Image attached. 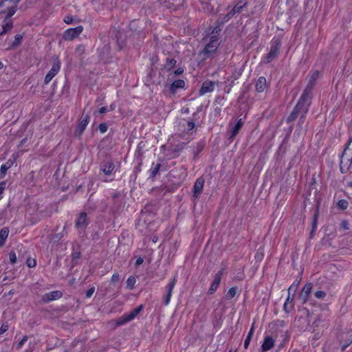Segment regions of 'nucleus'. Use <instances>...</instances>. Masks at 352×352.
Wrapping results in <instances>:
<instances>
[{
    "mask_svg": "<svg viewBox=\"0 0 352 352\" xmlns=\"http://www.w3.org/2000/svg\"><path fill=\"white\" fill-rule=\"evenodd\" d=\"M229 352H233V351H230ZM234 352H235V351H234Z\"/></svg>",
    "mask_w": 352,
    "mask_h": 352,
    "instance_id": "57",
    "label": "nucleus"
},
{
    "mask_svg": "<svg viewBox=\"0 0 352 352\" xmlns=\"http://www.w3.org/2000/svg\"><path fill=\"white\" fill-rule=\"evenodd\" d=\"M195 128V123L193 121H188L187 123V130L188 131Z\"/></svg>",
    "mask_w": 352,
    "mask_h": 352,
    "instance_id": "40",
    "label": "nucleus"
},
{
    "mask_svg": "<svg viewBox=\"0 0 352 352\" xmlns=\"http://www.w3.org/2000/svg\"><path fill=\"white\" fill-rule=\"evenodd\" d=\"M222 274L223 272L221 271L214 275V279L211 283V285L208 291L209 294H212L218 288L221 282Z\"/></svg>",
    "mask_w": 352,
    "mask_h": 352,
    "instance_id": "15",
    "label": "nucleus"
},
{
    "mask_svg": "<svg viewBox=\"0 0 352 352\" xmlns=\"http://www.w3.org/2000/svg\"><path fill=\"white\" fill-rule=\"evenodd\" d=\"M185 86V82L183 80H175L169 87L170 91L175 94L177 89L184 88Z\"/></svg>",
    "mask_w": 352,
    "mask_h": 352,
    "instance_id": "20",
    "label": "nucleus"
},
{
    "mask_svg": "<svg viewBox=\"0 0 352 352\" xmlns=\"http://www.w3.org/2000/svg\"><path fill=\"white\" fill-rule=\"evenodd\" d=\"M152 241L155 243L157 241V237L154 236Z\"/></svg>",
    "mask_w": 352,
    "mask_h": 352,
    "instance_id": "53",
    "label": "nucleus"
},
{
    "mask_svg": "<svg viewBox=\"0 0 352 352\" xmlns=\"http://www.w3.org/2000/svg\"><path fill=\"white\" fill-rule=\"evenodd\" d=\"M63 21L67 24H71L73 22V17L70 15L65 16Z\"/></svg>",
    "mask_w": 352,
    "mask_h": 352,
    "instance_id": "41",
    "label": "nucleus"
},
{
    "mask_svg": "<svg viewBox=\"0 0 352 352\" xmlns=\"http://www.w3.org/2000/svg\"><path fill=\"white\" fill-rule=\"evenodd\" d=\"M204 185V179L199 177L196 179L193 186L194 197H197L198 195L202 191Z\"/></svg>",
    "mask_w": 352,
    "mask_h": 352,
    "instance_id": "17",
    "label": "nucleus"
},
{
    "mask_svg": "<svg viewBox=\"0 0 352 352\" xmlns=\"http://www.w3.org/2000/svg\"><path fill=\"white\" fill-rule=\"evenodd\" d=\"M161 167L160 163L154 164L153 163L152 167L150 170V176L154 177L159 172Z\"/></svg>",
    "mask_w": 352,
    "mask_h": 352,
    "instance_id": "26",
    "label": "nucleus"
},
{
    "mask_svg": "<svg viewBox=\"0 0 352 352\" xmlns=\"http://www.w3.org/2000/svg\"><path fill=\"white\" fill-rule=\"evenodd\" d=\"M281 41L279 38L274 37L271 41L270 52L265 57V62L269 63L276 58L281 47Z\"/></svg>",
    "mask_w": 352,
    "mask_h": 352,
    "instance_id": "4",
    "label": "nucleus"
},
{
    "mask_svg": "<svg viewBox=\"0 0 352 352\" xmlns=\"http://www.w3.org/2000/svg\"><path fill=\"white\" fill-rule=\"evenodd\" d=\"M108 111L107 108L106 107H102L99 109V113L100 114L104 113Z\"/></svg>",
    "mask_w": 352,
    "mask_h": 352,
    "instance_id": "50",
    "label": "nucleus"
},
{
    "mask_svg": "<svg viewBox=\"0 0 352 352\" xmlns=\"http://www.w3.org/2000/svg\"><path fill=\"white\" fill-rule=\"evenodd\" d=\"M23 37L20 34H16L15 36V41H14V43H19L21 40H22Z\"/></svg>",
    "mask_w": 352,
    "mask_h": 352,
    "instance_id": "47",
    "label": "nucleus"
},
{
    "mask_svg": "<svg viewBox=\"0 0 352 352\" xmlns=\"http://www.w3.org/2000/svg\"><path fill=\"white\" fill-rule=\"evenodd\" d=\"M62 294L59 291H53L45 294L43 296V300L45 302H50L54 300L58 299L61 297Z\"/></svg>",
    "mask_w": 352,
    "mask_h": 352,
    "instance_id": "18",
    "label": "nucleus"
},
{
    "mask_svg": "<svg viewBox=\"0 0 352 352\" xmlns=\"http://www.w3.org/2000/svg\"><path fill=\"white\" fill-rule=\"evenodd\" d=\"M94 291H95V288L94 287H91L90 289H89L87 290V292H86V297L87 298H90L93 295Z\"/></svg>",
    "mask_w": 352,
    "mask_h": 352,
    "instance_id": "44",
    "label": "nucleus"
},
{
    "mask_svg": "<svg viewBox=\"0 0 352 352\" xmlns=\"http://www.w3.org/2000/svg\"><path fill=\"white\" fill-rule=\"evenodd\" d=\"M312 92V85L309 84L305 89L302 96H300L298 103L294 108L292 112L287 118V122H292L295 120L297 117L301 114L300 120L305 118L306 113L308 111L309 107L311 103V96Z\"/></svg>",
    "mask_w": 352,
    "mask_h": 352,
    "instance_id": "1",
    "label": "nucleus"
},
{
    "mask_svg": "<svg viewBox=\"0 0 352 352\" xmlns=\"http://www.w3.org/2000/svg\"><path fill=\"white\" fill-rule=\"evenodd\" d=\"M243 124V122L242 121V119H239L236 124L234 125V126L232 128V135H231V138H234V136H236V135L238 133L239 131L241 129V128L242 127Z\"/></svg>",
    "mask_w": 352,
    "mask_h": 352,
    "instance_id": "25",
    "label": "nucleus"
},
{
    "mask_svg": "<svg viewBox=\"0 0 352 352\" xmlns=\"http://www.w3.org/2000/svg\"><path fill=\"white\" fill-rule=\"evenodd\" d=\"M135 278L133 276H131L128 278L126 280V287L129 289H133L135 283Z\"/></svg>",
    "mask_w": 352,
    "mask_h": 352,
    "instance_id": "30",
    "label": "nucleus"
},
{
    "mask_svg": "<svg viewBox=\"0 0 352 352\" xmlns=\"http://www.w3.org/2000/svg\"><path fill=\"white\" fill-rule=\"evenodd\" d=\"M296 287H297L296 285H292L288 289L289 295H288V296L284 303V305H283V309L287 313H289L294 309V304L293 302V298L290 297V293L292 289L295 292Z\"/></svg>",
    "mask_w": 352,
    "mask_h": 352,
    "instance_id": "10",
    "label": "nucleus"
},
{
    "mask_svg": "<svg viewBox=\"0 0 352 352\" xmlns=\"http://www.w3.org/2000/svg\"><path fill=\"white\" fill-rule=\"evenodd\" d=\"M83 31V27L78 25L74 28H69L63 33V38L65 41H71L78 37Z\"/></svg>",
    "mask_w": 352,
    "mask_h": 352,
    "instance_id": "7",
    "label": "nucleus"
},
{
    "mask_svg": "<svg viewBox=\"0 0 352 352\" xmlns=\"http://www.w3.org/2000/svg\"><path fill=\"white\" fill-rule=\"evenodd\" d=\"M10 262L14 265L16 263V255L14 251H11L9 254Z\"/></svg>",
    "mask_w": 352,
    "mask_h": 352,
    "instance_id": "32",
    "label": "nucleus"
},
{
    "mask_svg": "<svg viewBox=\"0 0 352 352\" xmlns=\"http://www.w3.org/2000/svg\"><path fill=\"white\" fill-rule=\"evenodd\" d=\"M312 289V283H308L305 284V285L302 289L300 294L299 295V298L301 300L302 303H305L307 300L308 297L311 293Z\"/></svg>",
    "mask_w": 352,
    "mask_h": 352,
    "instance_id": "14",
    "label": "nucleus"
},
{
    "mask_svg": "<svg viewBox=\"0 0 352 352\" xmlns=\"http://www.w3.org/2000/svg\"><path fill=\"white\" fill-rule=\"evenodd\" d=\"M3 65L1 62H0V69L3 68Z\"/></svg>",
    "mask_w": 352,
    "mask_h": 352,
    "instance_id": "54",
    "label": "nucleus"
},
{
    "mask_svg": "<svg viewBox=\"0 0 352 352\" xmlns=\"http://www.w3.org/2000/svg\"><path fill=\"white\" fill-rule=\"evenodd\" d=\"M9 230L7 228H3L0 231V239L6 240L8 236Z\"/></svg>",
    "mask_w": 352,
    "mask_h": 352,
    "instance_id": "31",
    "label": "nucleus"
},
{
    "mask_svg": "<svg viewBox=\"0 0 352 352\" xmlns=\"http://www.w3.org/2000/svg\"><path fill=\"white\" fill-rule=\"evenodd\" d=\"M254 333V327H252V328L250 329L248 334L244 342V347L247 349L250 343V341L252 340V336Z\"/></svg>",
    "mask_w": 352,
    "mask_h": 352,
    "instance_id": "28",
    "label": "nucleus"
},
{
    "mask_svg": "<svg viewBox=\"0 0 352 352\" xmlns=\"http://www.w3.org/2000/svg\"><path fill=\"white\" fill-rule=\"evenodd\" d=\"M116 107V105L115 104H111L110 106H109V111H113Z\"/></svg>",
    "mask_w": 352,
    "mask_h": 352,
    "instance_id": "51",
    "label": "nucleus"
},
{
    "mask_svg": "<svg viewBox=\"0 0 352 352\" xmlns=\"http://www.w3.org/2000/svg\"><path fill=\"white\" fill-rule=\"evenodd\" d=\"M266 87V79L264 77H260L256 84V90L258 92H263Z\"/></svg>",
    "mask_w": 352,
    "mask_h": 352,
    "instance_id": "23",
    "label": "nucleus"
},
{
    "mask_svg": "<svg viewBox=\"0 0 352 352\" xmlns=\"http://www.w3.org/2000/svg\"><path fill=\"white\" fill-rule=\"evenodd\" d=\"M184 73V69L182 68H178L175 72L174 74L175 75H180Z\"/></svg>",
    "mask_w": 352,
    "mask_h": 352,
    "instance_id": "49",
    "label": "nucleus"
},
{
    "mask_svg": "<svg viewBox=\"0 0 352 352\" xmlns=\"http://www.w3.org/2000/svg\"><path fill=\"white\" fill-rule=\"evenodd\" d=\"M237 293V288L236 287H232L227 292L226 294V298L228 300L232 299L235 296Z\"/></svg>",
    "mask_w": 352,
    "mask_h": 352,
    "instance_id": "29",
    "label": "nucleus"
},
{
    "mask_svg": "<svg viewBox=\"0 0 352 352\" xmlns=\"http://www.w3.org/2000/svg\"><path fill=\"white\" fill-rule=\"evenodd\" d=\"M12 163L10 162H7L5 164H2L0 168V179H3L8 169H10L12 166Z\"/></svg>",
    "mask_w": 352,
    "mask_h": 352,
    "instance_id": "24",
    "label": "nucleus"
},
{
    "mask_svg": "<svg viewBox=\"0 0 352 352\" xmlns=\"http://www.w3.org/2000/svg\"><path fill=\"white\" fill-rule=\"evenodd\" d=\"M349 185L350 186H352V183H350Z\"/></svg>",
    "mask_w": 352,
    "mask_h": 352,
    "instance_id": "56",
    "label": "nucleus"
},
{
    "mask_svg": "<svg viewBox=\"0 0 352 352\" xmlns=\"http://www.w3.org/2000/svg\"><path fill=\"white\" fill-rule=\"evenodd\" d=\"M28 337L27 336H24L21 341L17 344L16 349L19 350L23 344L28 341Z\"/></svg>",
    "mask_w": 352,
    "mask_h": 352,
    "instance_id": "33",
    "label": "nucleus"
},
{
    "mask_svg": "<svg viewBox=\"0 0 352 352\" xmlns=\"http://www.w3.org/2000/svg\"><path fill=\"white\" fill-rule=\"evenodd\" d=\"M319 75V72L318 71H316L311 76V80L309 81V82L308 83V85H307V87L311 84L312 85V87H314V81L316 80V79L318 78Z\"/></svg>",
    "mask_w": 352,
    "mask_h": 352,
    "instance_id": "34",
    "label": "nucleus"
},
{
    "mask_svg": "<svg viewBox=\"0 0 352 352\" xmlns=\"http://www.w3.org/2000/svg\"><path fill=\"white\" fill-rule=\"evenodd\" d=\"M274 346V340L272 337H266L262 344L261 349L263 351H267Z\"/></svg>",
    "mask_w": 352,
    "mask_h": 352,
    "instance_id": "21",
    "label": "nucleus"
},
{
    "mask_svg": "<svg viewBox=\"0 0 352 352\" xmlns=\"http://www.w3.org/2000/svg\"><path fill=\"white\" fill-rule=\"evenodd\" d=\"M338 206L341 209H346L348 207V202L346 200H340L338 203Z\"/></svg>",
    "mask_w": 352,
    "mask_h": 352,
    "instance_id": "35",
    "label": "nucleus"
},
{
    "mask_svg": "<svg viewBox=\"0 0 352 352\" xmlns=\"http://www.w3.org/2000/svg\"><path fill=\"white\" fill-rule=\"evenodd\" d=\"M32 351H33V349H30V350L28 351V352H32Z\"/></svg>",
    "mask_w": 352,
    "mask_h": 352,
    "instance_id": "55",
    "label": "nucleus"
},
{
    "mask_svg": "<svg viewBox=\"0 0 352 352\" xmlns=\"http://www.w3.org/2000/svg\"><path fill=\"white\" fill-rule=\"evenodd\" d=\"M342 351L345 350L352 343V331L348 330L342 332L340 336Z\"/></svg>",
    "mask_w": 352,
    "mask_h": 352,
    "instance_id": "9",
    "label": "nucleus"
},
{
    "mask_svg": "<svg viewBox=\"0 0 352 352\" xmlns=\"http://www.w3.org/2000/svg\"><path fill=\"white\" fill-rule=\"evenodd\" d=\"M177 61L174 58H167L166 62L164 65V68L167 70H170L173 68L176 64Z\"/></svg>",
    "mask_w": 352,
    "mask_h": 352,
    "instance_id": "27",
    "label": "nucleus"
},
{
    "mask_svg": "<svg viewBox=\"0 0 352 352\" xmlns=\"http://www.w3.org/2000/svg\"><path fill=\"white\" fill-rule=\"evenodd\" d=\"M142 309L143 305H141L137 308L133 309L131 312L124 314L122 316L117 319L116 324L118 326H120L131 321L138 315Z\"/></svg>",
    "mask_w": 352,
    "mask_h": 352,
    "instance_id": "6",
    "label": "nucleus"
},
{
    "mask_svg": "<svg viewBox=\"0 0 352 352\" xmlns=\"http://www.w3.org/2000/svg\"><path fill=\"white\" fill-rule=\"evenodd\" d=\"M6 183L5 182H0V200L2 198L1 194L6 188Z\"/></svg>",
    "mask_w": 352,
    "mask_h": 352,
    "instance_id": "42",
    "label": "nucleus"
},
{
    "mask_svg": "<svg viewBox=\"0 0 352 352\" xmlns=\"http://www.w3.org/2000/svg\"><path fill=\"white\" fill-rule=\"evenodd\" d=\"M8 329V325L7 324H3L0 327V335L5 333Z\"/></svg>",
    "mask_w": 352,
    "mask_h": 352,
    "instance_id": "43",
    "label": "nucleus"
},
{
    "mask_svg": "<svg viewBox=\"0 0 352 352\" xmlns=\"http://www.w3.org/2000/svg\"><path fill=\"white\" fill-rule=\"evenodd\" d=\"M245 3L242 4L241 2L236 3L234 7L228 13V20L232 18L235 14L239 12L245 6Z\"/></svg>",
    "mask_w": 352,
    "mask_h": 352,
    "instance_id": "22",
    "label": "nucleus"
},
{
    "mask_svg": "<svg viewBox=\"0 0 352 352\" xmlns=\"http://www.w3.org/2000/svg\"><path fill=\"white\" fill-rule=\"evenodd\" d=\"M341 227L344 229V230H349V223L346 221H342V223H341Z\"/></svg>",
    "mask_w": 352,
    "mask_h": 352,
    "instance_id": "46",
    "label": "nucleus"
},
{
    "mask_svg": "<svg viewBox=\"0 0 352 352\" xmlns=\"http://www.w3.org/2000/svg\"><path fill=\"white\" fill-rule=\"evenodd\" d=\"M89 115H82L80 118V122L78 125V128L76 129V132H78L79 135H81L82 132L86 129L89 122Z\"/></svg>",
    "mask_w": 352,
    "mask_h": 352,
    "instance_id": "16",
    "label": "nucleus"
},
{
    "mask_svg": "<svg viewBox=\"0 0 352 352\" xmlns=\"http://www.w3.org/2000/svg\"><path fill=\"white\" fill-rule=\"evenodd\" d=\"M120 278V276L118 274L115 273L111 276V281L113 283L118 282Z\"/></svg>",
    "mask_w": 352,
    "mask_h": 352,
    "instance_id": "45",
    "label": "nucleus"
},
{
    "mask_svg": "<svg viewBox=\"0 0 352 352\" xmlns=\"http://www.w3.org/2000/svg\"><path fill=\"white\" fill-rule=\"evenodd\" d=\"M144 262V259L142 257H138L137 259H136V261H135V265H140L141 264H142Z\"/></svg>",
    "mask_w": 352,
    "mask_h": 352,
    "instance_id": "48",
    "label": "nucleus"
},
{
    "mask_svg": "<svg viewBox=\"0 0 352 352\" xmlns=\"http://www.w3.org/2000/svg\"><path fill=\"white\" fill-rule=\"evenodd\" d=\"M86 212H81L76 220L75 227L79 230H84L88 225Z\"/></svg>",
    "mask_w": 352,
    "mask_h": 352,
    "instance_id": "11",
    "label": "nucleus"
},
{
    "mask_svg": "<svg viewBox=\"0 0 352 352\" xmlns=\"http://www.w3.org/2000/svg\"><path fill=\"white\" fill-rule=\"evenodd\" d=\"M318 222V212H316L314 217V220L312 222V231L314 232L317 227Z\"/></svg>",
    "mask_w": 352,
    "mask_h": 352,
    "instance_id": "38",
    "label": "nucleus"
},
{
    "mask_svg": "<svg viewBox=\"0 0 352 352\" xmlns=\"http://www.w3.org/2000/svg\"><path fill=\"white\" fill-rule=\"evenodd\" d=\"M114 168V163L112 161H107L102 165L101 170L104 173V175L109 176L112 175Z\"/></svg>",
    "mask_w": 352,
    "mask_h": 352,
    "instance_id": "19",
    "label": "nucleus"
},
{
    "mask_svg": "<svg viewBox=\"0 0 352 352\" xmlns=\"http://www.w3.org/2000/svg\"><path fill=\"white\" fill-rule=\"evenodd\" d=\"M176 282H177V278H176V276H175L166 286L167 292H166V296L164 297V303L165 305H168L170 302L171 296H172V292H173V288L175 286Z\"/></svg>",
    "mask_w": 352,
    "mask_h": 352,
    "instance_id": "13",
    "label": "nucleus"
},
{
    "mask_svg": "<svg viewBox=\"0 0 352 352\" xmlns=\"http://www.w3.org/2000/svg\"><path fill=\"white\" fill-rule=\"evenodd\" d=\"M6 240L0 239V247H3L5 244Z\"/></svg>",
    "mask_w": 352,
    "mask_h": 352,
    "instance_id": "52",
    "label": "nucleus"
},
{
    "mask_svg": "<svg viewBox=\"0 0 352 352\" xmlns=\"http://www.w3.org/2000/svg\"><path fill=\"white\" fill-rule=\"evenodd\" d=\"M19 1L20 0H3L0 2V14H6L5 20L3 21L4 23L0 28V35L7 33L13 28L12 21H6V20L15 14Z\"/></svg>",
    "mask_w": 352,
    "mask_h": 352,
    "instance_id": "2",
    "label": "nucleus"
},
{
    "mask_svg": "<svg viewBox=\"0 0 352 352\" xmlns=\"http://www.w3.org/2000/svg\"><path fill=\"white\" fill-rule=\"evenodd\" d=\"M60 69V60H56L52 65L50 70L48 72L45 77L44 83L47 85L52 78L58 73Z\"/></svg>",
    "mask_w": 352,
    "mask_h": 352,
    "instance_id": "8",
    "label": "nucleus"
},
{
    "mask_svg": "<svg viewBox=\"0 0 352 352\" xmlns=\"http://www.w3.org/2000/svg\"><path fill=\"white\" fill-rule=\"evenodd\" d=\"M220 29L215 28L209 37V41L206 43L205 47L201 51V54L204 56L205 58L210 57L214 54L221 43V39L219 36Z\"/></svg>",
    "mask_w": 352,
    "mask_h": 352,
    "instance_id": "3",
    "label": "nucleus"
},
{
    "mask_svg": "<svg viewBox=\"0 0 352 352\" xmlns=\"http://www.w3.org/2000/svg\"><path fill=\"white\" fill-rule=\"evenodd\" d=\"M215 82L211 80H206L203 82L199 89V95L204 96L214 91Z\"/></svg>",
    "mask_w": 352,
    "mask_h": 352,
    "instance_id": "12",
    "label": "nucleus"
},
{
    "mask_svg": "<svg viewBox=\"0 0 352 352\" xmlns=\"http://www.w3.org/2000/svg\"><path fill=\"white\" fill-rule=\"evenodd\" d=\"M26 263L29 267H34L36 266V260L33 258H28Z\"/></svg>",
    "mask_w": 352,
    "mask_h": 352,
    "instance_id": "37",
    "label": "nucleus"
},
{
    "mask_svg": "<svg viewBox=\"0 0 352 352\" xmlns=\"http://www.w3.org/2000/svg\"><path fill=\"white\" fill-rule=\"evenodd\" d=\"M349 162L350 164L352 163V137L340 157V169L342 172H343L344 167L348 166Z\"/></svg>",
    "mask_w": 352,
    "mask_h": 352,
    "instance_id": "5",
    "label": "nucleus"
},
{
    "mask_svg": "<svg viewBox=\"0 0 352 352\" xmlns=\"http://www.w3.org/2000/svg\"><path fill=\"white\" fill-rule=\"evenodd\" d=\"M108 126L106 123H101L99 125V130L101 133H105L107 131Z\"/></svg>",
    "mask_w": 352,
    "mask_h": 352,
    "instance_id": "39",
    "label": "nucleus"
},
{
    "mask_svg": "<svg viewBox=\"0 0 352 352\" xmlns=\"http://www.w3.org/2000/svg\"><path fill=\"white\" fill-rule=\"evenodd\" d=\"M314 295L318 299H323L326 296V293L324 291L319 290L316 292Z\"/></svg>",
    "mask_w": 352,
    "mask_h": 352,
    "instance_id": "36",
    "label": "nucleus"
}]
</instances>
